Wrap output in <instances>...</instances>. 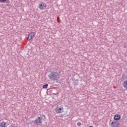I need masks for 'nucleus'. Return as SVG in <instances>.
Segmentation results:
<instances>
[{
	"label": "nucleus",
	"instance_id": "nucleus-12",
	"mask_svg": "<svg viewBox=\"0 0 127 127\" xmlns=\"http://www.w3.org/2000/svg\"><path fill=\"white\" fill-rule=\"evenodd\" d=\"M43 6H44V9H45L46 7H47V5L46 4H44V3H43Z\"/></svg>",
	"mask_w": 127,
	"mask_h": 127
},
{
	"label": "nucleus",
	"instance_id": "nucleus-6",
	"mask_svg": "<svg viewBox=\"0 0 127 127\" xmlns=\"http://www.w3.org/2000/svg\"><path fill=\"white\" fill-rule=\"evenodd\" d=\"M114 119L115 121H120L121 120V115L117 114L115 115Z\"/></svg>",
	"mask_w": 127,
	"mask_h": 127
},
{
	"label": "nucleus",
	"instance_id": "nucleus-3",
	"mask_svg": "<svg viewBox=\"0 0 127 127\" xmlns=\"http://www.w3.org/2000/svg\"><path fill=\"white\" fill-rule=\"evenodd\" d=\"M55 111L57 114H62V113H63L64 112V108H63V107H58L55 109Z\"/></svg>",
	"mask_w": 127,
	"mask_h": 127
},
{
	"label": "nucleus",
	"instance_id": "nucleus-10",
	"mask_svg": "<svg viewBox=\"0 0 127 127\" xmlns=\"http://www.w3.org/2000/svg\"><path fill=\"white\" fill-rule=\"evenodd\" d=\"M47 88H48V84H44L43 86V89H47Z\"/></svg>",
	"mask_w": 127,
	"mask_h": 127
},
{
	"label": "nucleus",
	"instance_id": "nucleus-8",
	"mask_svg": "<svg viewBox=\"0 0 127 127\" xmlns=\"http://www.w3.org/2000/svg\"><path fill=\"white\" fill-rule=\"evenodd\" d=\"M79 80L78 79L75 80L74 82H73V85L74 86H77V85H78L79 84Z\"/></svg>",
	"mask_w": 127,
	"mask_h": 127
},
{
	"label": "nucleus",
	"instance_id": "nucleus-11",
	"mask_svg": "<svg viewBox=\"0 0 127 127\" xmlns=\"http://www.w3.org/2000/svg\"><path fill=\"white\" fill-rule=\"evenodd\" d=\"M8 0H0V2H3V3H4L5 2H7V1Z\"/></svg>",
	"mask_w": 127,
	"mask_h": 127
},
{
	"label": "nucleus",
	"instance_id": "nucleus-5",
	"mask_svg": "<svg viewBox=\"0 0 127 127\" xmlns=\"http://www.w3.org/2000/svg\"><path fill=\"white\" fill-rule=\"evenodd\" d=\"M111 127H120V122L113 121L111 123Z\"/></svg>",
	"mask_w": 127,
	"mask_h": 127
},
{
	"label": "nucleus",
	"instance_id": "nucleus-2",
	"mask_svg": "<svg viewBox=\"0 0 127 127\" xmlns=\"http://www.w3.org/2000/svg\"><path fill=\"white\" fill-rule=\"evenodd\" d=\"M36 34V33H35V32H31V33H30L28 35L27 40L28 41H30V40H31V39L34 38V37H35Z\"/></svg>",
	"mask_w": 127,
	"mask_h": 127
},
{
	"label": "nucleus",
	"instance_id": "nucleus-14",
	"mask_svg": "<svg viewBox=\"0 0 127 127\" xmlns=\"http://www.w3.org/2000/svg\"><path fill=\"white\" fill-rule=\"evenodd\" d=\"M12 127H16V126H15V127H14V126H12Z\"/></svg>",
	"mask_w": 127,
	"mask_h": 127
},
{
	"label": "nucleus",
	"instance_id": "nucleus-7",
	"mask_svg": "<svg viewBox=\"0 0 127 127\" xmlns=\"http://www.w3.org/2000/svg\"><path fill=\"white\" fill-rule=\"evenodd\" d=\"M39 8H40L41 10H42V9H44V7L43 6V2L39 4Z\"/></svg>",
	"mask_w": 127,
	"mask_h": 127
},
{
	"label": "nucleus",
	"instance_id": "nucleus-1",
	"mask_svg": "<svg viewBox=\"0 0 127 127\" xmlns=\"http://www.w3.org/2000/svg\"><path fill=\"white\" fill-rule=\"evenodd\" d=\"M49 78L51 81H57L59 79V74L56 72L51 71L49 75Z\"/></svg>",
	"mask_w": 127,
	"mask_h": 127
},
{
	"label": "nucleus",
	"instance_id": "nucleus-4",
	"mask_svg": "<svg viewBox=\"0 0 127 127\" xmlns=\"http://www.w3.org/2000/svg\"><path fill=\"white\" fill-rule=\"evenodd\" d=\"M33 124H35L36 125H37V126H39L40 124H42V119L41 118L38 117L35 121H33Z\"/></svg>",
	"mask_w": 127,
	"mask_h": 127
},
{
	"label": "nucleus",
	"instance_id": "nucleus-9",
	"mask_svg": "<svg viewBox=\"0 0 127 127\" xmlns=\"http://www.w3.org/2000/svg\"><path fill=\"white\" fill-rule=\"evenodd\" d=\"M5 125H6V123L4 122H1V123H0V127H6V126H5Z\"/></svg>",
	"mask_w": 127,
	"mask_h": 127
},
{
	"label": "nucleus",
	"instance_id": "nucleus-13",
	"mask_svg": "<svg viewBox=\"0 0 127 127\" xmlns=\"http://www.w3.org/2000/svg\"><path fill=\"white\" fill-rule=\"evenodd\" d=\"M77 125V126H78V127H80V126H81V123L80 122H78Z\"/></svg>",
	"mask_w": 127,
	"mask_h": 127
}]
</instances>
